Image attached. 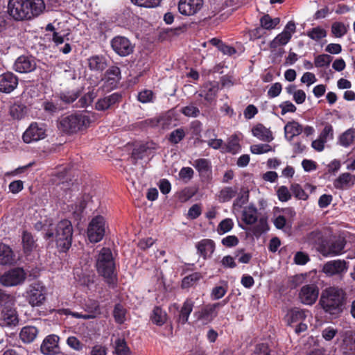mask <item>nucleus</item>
<instances>
[{
    "mask_svg": "<svg viewBox=\"0 0 355 355\" xmlns=\"http://www.w3.org/2000/svg\"><path fill=\"white\" fill-rule=\"evenodd\" d=\"M46 10L44 0H9L8 14L17 21L31 20Z\"/></svg>",
    "mask_w": 355,
    "mask_h": 355,
    "instance_id": "1",
    "label": "nucleus"
},
{
    "mask_svg": "<svg viewBox=\"0 0 355 355\" xmlns=\"http://www.w3.org/2000/svg\"><path fill=\"white\" fill-rule=\"evenodd\" d=\"M346 300V293L343 288L330 286L322 291L318 304L325 313L338 316L343 311Z\"/></svg>",
    "mask_w": 355,
    "mask_h": 355,
    "instance_id": "2",
    "label": "nucleus"
},
{
    "mask_svg": "<svg viewBox=\"0 0 355 355\" xmlns=\"http://www.w3.org/2000/svg\"><path fill=\"white\" fill-rule=\"evenodd\" d=\"M95 267L97 273L101 276L110 288L117 286L118 275L116 263L112 252L109 248L103 247L96 257Z\"/></svg>",
    "mask_w": 355,
    "mask_h": 355,
    "instance_id": "3",
    "label": "nucleus"
},
{
    "mask_svg": "<svg viewBox=\"0 0 355 355\" xmlns=\"http://www.w3.org/2000/svg\"><path fill=\"white\" fill-rule=\"evenodd\" d=\"M98 119V114L93 112L84 111L81 113L70 114L62 117L59 122L60 130L68 134L76 133L87 129L89 125Z\"/></svg>",
    "mask_w": 355,
    "mask_h": 355,
    "instance_id": "4",
    "label": "nucleus"
},
{
    "mask_svg": "<svg viewBox=\"0 0 355 355\" xmlns=\"http://www.w3.org/2000/svg\"><path fill=\"white\" fill-rule=\"evenodd\" d=\"M257 214V207L253 205H250L243 211L242 220L246 225H254L247 229V230L251 232L254 236L259 237L269 230V226L267 217L263 216L258 220Z\"/></svg>",
    "mask_w": 355,
    "mask_h": 355,
    "instance_id": "5",
    "label": "nucleus"
},
{
    "mask_svg": "<svg viewBox=\"0 0 355 355\" xmlns=\"http://www.w3.org/2000/svg\"><path fill=\"white\" fill-rule=\"evenodd\" d=\"M55 241L60 252L66 253L71 248L73 241V229L70 220H60L55 228Z\"/></svg>",
    "mask_w": 355,
    "mask_h": 355,
    "instance_id": "6",
    "label": "nucleus"
},
{
    "mask_svg": "<svg viewBox=\"0 0 355 355\" xmlns=\"http://www.w3.org/2000/svg\"><path fill=\"white\" fill-rule=\"evenodd\" d=\"M46 287L41 282H35L29 286L26 292V299L32 306H40L46 299Z\"/></svg>",
    "mask_w": 355,
    "mask_h": 355,
    "instance_id": "7",
    "label": "nucleus"
},
{
    "mask_svg": "<svg viewBox=\"0 0 355 355\" xmlns=\"http://www.w3.org/2000/svg\"><path fill=\"white\" fill-rule=\"evenodd\" d=\"M105 220L102 216H96L94 217L89 223L87 234L89 241L91 243L100 242L105 236Z\"/></svg>",
    "mask_w": 355,
    "mask_h": 355,
    "instance_id": "8",
    "label": "nucleus"
},
{
    "mask_svg": "<svg viewBox=\"0 0 355 355\" xmlns=\"http://www.w3.org/2000/svg\"><path fill=\"white\" fill-rule=\"evenodd\" d=\"M347 241L342 236H334L327 239L324 245L322 248L321 254L323 256H336L345 252Z\"/></svg>",
    "mask_w": 355,
    "mask_h": 355,
    "instance_id": "9",
    "label": "nucleus"
},
{
    "mask_svg": "<svg viewBox=\"0 0 355 355\" xmlns=\"http://www.w3.org/2000/svg\"><path fill=\"white\" fill-rule=\"evenodd\" d=\"M46 137V125L33 122L22 135L23 141L26 144L44 139Z\"/></svg>",
    "mask_w": 355,
    "mask_h": 355,
    "instance_id": "10",
    "label": "nucleus"
},
{
    "mask_svg": "<svg viewBox=\"0 0 355 355\" xmlns=\"http://www.w3.org/2000/svg\"><path fill=\"white\" fill-rule=\"evenodd\" d=\"M111 46L116 54L125 57L134 52L135 45L128 38L118 35L111 40Z\"/></svg>",
    "mask_w": 355,
    "mask_h": 355,
    "instance_id": "11",
    "label": "nucleus"
},
{
    "mask_svg": "<svg viewBox=\"0 0 355 355\" xmlns=\"http://www.w3.org/2000/svg\"><path fill=\"white\" fill-rule=\"evenodd\" d=\"M26 273L21 268H15L6 272L0 277V283L5 286H15L22 284Z\"/></svg>",
    "mask_w": 355,
    "mask_h": 355,
    "instance_id": "12",
    "label": "nucleus"
},
{
    "mask_svg": "<svg viewBox=\"0 0 355 355\" xmlns=\"http://www.w3.org/2000/svg\"><path fill=\"white\" fill-rule=\"evenodd\" d=\"M319 295V289L315 284H306L303 286L299 293L300 302L306 305L313 304Z\"/></svg>",
    "mask_w": 355,
    "mask_h": 355,
    "instance_id": "13",
    "label": "nucleus"
},
{
    "mask_svg": "<svg viewBox=\"0 0 355 355\" xmlns=\"http://www.w3.org/2000/svg\"><path fill=\"white\" fill-rule=\"evenodd\" d=\"M85 311L87 314H82L78 312L71 311L69 314L74 318L89 320L95 318L96 315L101 313L99 302L94 300H89L85 304Z\"/></svg>",
    "mask_w": 355,
    "mask_h": 355,
    "instance_id": "14",
    "label": "nucleus"
},
{
    "mask_svg": "<svg viewBox=\"0 0 355 355\" xmlns=\"http://www.w3.org/2000/svg\"><path fill=\"white\" fill-rule=\"evenodd\" d=\"M60 338L54 334L47 336L43 340L40 351L44 355H56L60 353Z\"/></svg>",
    "mask_w": 355,
    "mask_h": 355,
    "instance_id": "15",
    "label": "nucleus"
},
{
    "mask_svg": "<svg viewBox=\"0 0 355 355\" xmlns=\"http://www.w3.org/2000/svg\"><path fill=\"white\" fill-rule=\"evenodd\" d=\"M157 120V128L168 129L171 126H175L179 120V114L175 109H171L159 116H156Z\"/></svg>",
    "mask_w": 355,
    "mask_h": 355,
    "instance_id": "16",
    "label": "nucleus"
},
{
    "mask_svg": "<svg viewBox=\"0 0 355 355\" xmlns=\"http://www.w3.org/2000/svg\"><path fill=\"white\" fill-rule=\"evenodd\" d=\"M36 68V62L33 56L21 55L15 62L14 69L19 73H29Z\"/></svg>",
    "mask_w": 355,
    "mask_h": 355,
    "instance_id": "17",
    "label": "nucleus"
},
{
    "mask_svg": "<svg viewBox=\"0 0 355 355\" xmlns=\"http://www.w3.org/2000/svg\"><path fill=\"white\" fill-rule=\"evenodd\" d=\"M203 0H180L178 10L184 15H193L197 13L202 7Z\"/></svg>",
    "mask_w": 355,
    "mask_h": 355,
    "instance_id": "18",
    "label": "nucleus"
},
{
    "mask_svg": "<svg viewBox=\"0 0 355 355\" xmlns=\"http://www.w3.org/2000/svg\"><path fill=\"white\" fill-rule=\"evenodd\" d=\"M121 79V70L116 66L110 67L105 73L102 80L104 82V86L110 89H114Z\"/></svg>",
    "mask_w": 355,
    "mask_h": 355,
    "instance_id": "19",
    "label": "nucleus"
},
{
    "mask_svg": "<svg viewBox=\"0 0 355 355\" xmlns=\"http://www.w3.org/2000/svg\"><path fill=\"white\" fill-rule=\"evenodd\" d=\"M193 315L197 320L201 322L202 324H207L217 317L218 311L212 309L209 304H206L199 311H195Z\"/></svg>",
    "mask_w": 355,
    "mask_h": 355,
    "instance_id": "20",
    "label": "nucleus"
},
{
    "mask_svg": "<svg viewBox=\"0 0 355 355\" xmlns=\"http://www.w3.org/2000/svg\"><path fill=\"white\" fill-rule=\"evenodd\" d=\"M198 253L204 259L210 258L216 249L215 242L210 239H203L196 244Z\"/></svg>",
    "mask_w": 355,
    "mask_h": 355,
    "instance_id": "21",
    "label": "nucleus"
},
{
    "mask_svg": "<svg viewBox=\"0 0 355 355\" xmlns=\"http://www.w3.org/2000/svg\"><path fill=\"white\" fill-rule=\"evenodd\" d=\"M347 270V262L340 259L327 261L323 267V271L329 275L340 274Z\"/></svg>",
    "mask_w": 355,
    "mask_h": 355,
    "instance_id": "22",
    "label": "nucleus"
},
{
    "mask_svg": "<svg viewBox=\"0 0 355 355\" xmlns=\"http://www.w3.org/2000/svg\"><path fill=\"white\" fill-rule=\"evenodd\" d=\"M355 184V175L343 173L334 180L333 184L336 189L343 190L352 187Z\"/></svg>",
    "mask_w": 355,
    "mask_h": 355,
    "instance_id": "23",
    "label": "nucleus"
},
{
    "mask_svg": "<svg viewBox=\"0 0 355 355\" xmlns=\"http://www.w3.org/2000/svg\"><path fill=\"white\" fill-rule=\"evenodd\" d=\"M308 311L297 307L290 309L286 315V320L288 324L303 322L306 318Z\"/></svg>",
    "mask_w": 355,
    "mask_h": 355,
    "instance_id": "24",
    "label": "nucleus"
},
{
    "mask_svg": "<svg viewBox=\"0 0 355 355\" xmlns=\"http://www.w3.org/2000/svg\"><path fill=\"white\" fill-rule=\"evenodd\" d=\"M252 132L253 136L265 142H270L274 139L272 132L261 123L253 127Z\"/></svg>",
    "mask_w": 355,
    "mask_h": 355,
    "instance_id": "25",
    "label": "nucleus"
},
{
    "mask_svg": "<svg viewBox=\"0 0 355 355\" xmlns=\"http://www.w3.org/2000/svg\"><path fill=\"white\" fill-rule=\"evenodd\" d=\"M306 239L309 243L315 246L320 252L322 251V248L324 245L327 237L324 236L320 230H314L307 234Z\"/></svg>",
    "mask_w": 355,
    "mask_h": 355,
    "instance_id": "26",
    "label": "nucleus"
},
{
    "mask_svg": "<svg viewBox=\"0 0 355 355\" xmlns=\"http://www.w3.org/2000/svg\"><path fill=\"white\" fill-rule=\"evenodd\" d=\"M153 142H146L136 146L132 152L131 158L135 160L142 159L148 153V150H153L155 148Z\"/></svg>",
    "mask_w": 355,
    "mask_h": 355,
    "instance_id": "27",
    "label": "nucleus"
},
{
    "mask_svg": "<svg viewBox=\"0 0 355 355\" xmlns=\"http://www.w3.org/2000/svg\"><path fill=\"white\" fill-rule=\"evenodd\" d=\"M168 319L166 312L160 306H155L150 315V321L155 325L161 327L164 325Z\"/></svg>",
    "mask_w": 355,
    "mask_h": 355,
    "instance_id": "28",
    "label": "nucleus"
},
{
    "mask_svg": "<svg viewBox=\"0 0 355 355\" xmlns=\"http://www.w3.org/2000/svg\"><path fill=\"white\" fill-rule=\"evenodd\" d=\"M194 306V302L191 298H187L184 302L179 312L178 322L184 324L189 319L191 313Z\"/></svg>",
    "mask_w": 355,
    "mask_h": 355,
    "instance_id": "29",
    "label": "nucleus"
},
{
    "mask_svg": "<svg viewBox=\"0 0 355 355\" xmlns=\"http://www.w3.org/2000/svg\"><path fill=\"white\" fill-rule=\"evenodd\" d=\"M303 127L297 121H288L284 126L285 137L288 141L302 132Z\"/></svg>",
    "mask_w": 355,
    "mask_h": 355,
    "instance_id": "30",
    "label": "nucleus"
},
{
    "mask_svg": "<svg viewBox=\"0 0 355 355\" xmlns=\"http://www.w3.org/2000/svg\"><path fill=\"white\" fill-rule=\"evenodd\" d=\"M17 85L18 78L12 73L0 75V89H16Z\"/></svg>",
    "mask_w": 355,
    "mask_h": 355,
    "instance_id": "31",
    "label": "nucleus"
},
{
    "mask_svg": "<svg viewBox=\"0 0 355 355\" xmlns=\"http://www.w3.org/2000/svg\"><path fill=\"white\" fill-rule=\"evenodd\" d=\"M38 334V329L34 326L24 327L19 333L20 339L24 343L33 342Z\"/></svg>",
    "mask_w": 355,
    "mask_h": 355,
    "instance_id": "32",
    "label": "nucleus"
},
{
    "mask_svg": "<svg viewBox=\"0 0 355 355\" xmlns=\"http://www.w3.org/2000/svg\"><path fill=\"white\" fill-rule=\"evenodd\" d=\"M355 143V128H350L343 132L338 137V144L344 147L348 148Z\"/></svg>",
    "mask_w": 355,
    "mask_h": 355,
    "instance_id": "33",
    "label": "nucleus"
},
{
    "mask_svg": "<svg viewBox=\"0 0 355 355\" xmlns=\"http://www.w3.org/2000/svg\"><path fill=\"white\" fill-rule=\"evenodd\" d=\"M15 261V255L12 249L5 244H0V264L8 265Z\"/></svg>",
    "mask_w": 355,
    "mask_h": 355,
    "instance_id": "34",
    "label": "nucleus"
},
{
    "mask_svg": "<svg viewBox=\"0 0 355 355\" xmlns=\"http://www.w3.org/2000/svg\"><path fill=\"white\" fill-rule=\"evenodd\" d=\"M202 277V274L199 272H195L187 275L182 279L181 288L182 289H188L194 286Z\"/></svg>",
    "mask_w": 355,
    "mask_h": 355,
    "instance_id": "35",
    "label": "nucleus"
},
{
    "mask_svg": "<svg viewBox=\"0 0 355 355\" xmlns=\"http://www.w3.org/2000/svg\"><path fill=\"white\" fill-rule=\"evenodd\" d=\"M193 166L198 171L200 175L205 176L211 171V162L208 159L199 158L194 161Z\"/></svg>",
    "mask_w": 355,
    "mask_h": 355,
    "instance_id": "36",
    "label": "nucleus"
},
{
    "mask_svg": "<svg viewBox=\"0 0 355 355\" xmlns=\"http://www.w3.org/2000/svg\"><path fill=\"white\" fill-rule=\"evenodd\" d=\"M237 193V187H225L220 191L218 200L220 202H229L236 196Z\"/></svg>",
    "mask_w": 355,
    "mask_h": 355,
    "instance_id": "37",
    "label": "nucleus"
},
{
    "mask_svg": "<svg viewBox=\"0 0 355 355\" xmlns=\"http://www.w3.org/2000/svg\"><path fill=\"white\" fill-rule=\"evenodd\" d=\"M89 67L92 70L103 71L107 66L106 59L103 56L94 55L89 60Z\"/></svg>",
    "mask_w": 355,
    "mask_h": 355,
    "instance_id": "38",
    "label": "nucleus"
},
{
    "mask_svg": "<svg viewBox=\"0 0 355 355\" xmlns=\"http://www.w3.org/2000/svg\"><path fill=\"white\" fill-rule=\"evenodd\" d=\"M291 38V33L287 30H284L282 33L277 35L275 38L270 42V47L276 49L279 46L286 44Z\"/></svg>",
    "mask_w": 355,
    "mask_h": 355,
    "instance_id": "39",
    "label": "nucleus"
},
{
    "mask_svg": "<svg viewBox=\"0 0 355 355\" xmlns=\"http://www.w3.org/2000/svg\"><path fill=\"white\" fill-rule=\"evenodd\" d=\"M22 245L25 253H30L36 247L35 241L31 233L24 231L22 234Z\"/></svg>",
    "mask_w": 355,
    "mask_h": 355,
    "instance_id": "40",
    "label": "nucleus"
},
{
    "mask_svg": "<svg viewBox=\"0 0 355 355\" xmlns=\"http://www.w3.org/2000/svg\"><path fill=\"white\" fill-rule=\"evenodd\" d=\"M225 152L232 154L239 153L241 150L239 139L236 135H232L228 139L227 143L224 145Z\"/></svg>",
    "mask_w": 355,
    "mask_h": 355,
    "instance_id": "41",
    "label": "nucleus"
},
{
    "mask_svg": "<svg viewBox=\"0 0 355 355\" xmlns=\"http://www.w3.org/2000/svg\"><path fill=\"white\" fill-rule=\"evenodd\" d=\"M116 355H130V349L124 338H117L114 342V351Z\"/></svg>",
    "mask_w": 355,
    "mask_h": 355,
    "instance_id": "42",
    "label": "nucleus"
},
{
    "mask_svg": "<svg viewBox=\"0 0 355 355\" xmlns=\"http://www.w3.org/2000/svg\"><path fill=\"white\" fill-rule=\"evenodd\" d=\"M280 21L279 18L272 19L269 15H264L260 19L261 26L263 29L270 30L276 27Z\"/></svg>",
    "mask_w": 355,
    "mask_h": 355,
    "instance_id": "43",
    "label": "nucleus"
},
{
    "mask_svg": "<svg viewBox=\"0 0 355 355\" xmlns=\"http://www.w3.org/2000/svg\"><path fill=\"white\" fill-rule=\"evenodd\" d=\"M290 190L294 197L297 200H306L309 198V195L305 192L300 184H291Z\"/></svg>",
    "mask_w": 355,
    "mask_h": 355,
    "instance_id": "44",
    "label": "nucleus"
},
{
    "mask_svg": "<svg viewBox=\"0 0 355 355\" xmlns=\"http://www.w3.org/2000/svg\"><path fill=\"white\" fill-rule=\"evenodd\" d=\"M185 131L183 128H178L173 130L168 137V141L173 145L180 143L185 137Z\"/></svg>",
    "mask_w": 355,
    "mask_h": 355,
    "instance_id": "45",
    "label": "nucleus"
},
{
    "mask_svg": "<svg viewBox=\"0 0 355 355\" xmlns=\"http://www.w3.org/2000/svg\"><path fill=\"white\" fill-rule=\"evenodd\" d=\"M125 309L123 308V305L119 303L115 304L113 311V316L115 322L120 324H123L125 321Z\"/></svg>",
    "mask_w": 355,
    "mask_h": 355,
    "instance_id": "46",
    "label": "nucleus"
},
{
    "mask_svg": "<svg viewBox=\"0 0 355 355\" xmlns=\"http://www.w3.org/2000/svg\"><path fill=\"white\" fill-rule=\"evenodd\" d=\"M234 227V222L231 218H225L222 220L217 227V232L218 234L222 235L229 232Z\"/></svg>",
    "mask_w": 355,
    "mask_h": 355,
    "instance_id": "47",
    "label": "nucleus"
},
{
    "mask_svg": "<svg viewBox=\"0 0 355 355\" xmlns=\"http://www.w3.org/2000/svg\"><path fill=\"white\" fill-rule=\"evenodd\" d=\"M10 114L15 119H22L26 114V107L21 105L15 103L10 107Z\"/></svg>",
    "mask_w": 355,
    "mask_h": 355,
    "instance_id": "48",
    "label": "nucleus"
},
{
    "mask_svg": "<svg viewBox=\"0 0 355 355\" xmlns=\"http://www.w3.org/2000/svg\"><path fill=\"white\" fill-rule=\"evenodd\" d=\"M249 200V191H242L237 198L234 200L233 203V208L234 209H241L245 204L248 202Z\"/></svg>",
    "mask_w": 355,
    "mask_h": 355,
    "instance_id": "49",
    "label": "nucleus"
},
{
    "mask_svg": "<svg viewBox=\"0 0 355 355\" xmlns=\"http://www.w3.org/2000/svg\"><path fill=\"white\" fill-rule=\"evenodd\" d=\"M347 32V26L342 22L336 21L331 25V33L336 37H341Z\"/></svg>",
    "mask_w": 355,
    "mask_h": 355,
    "instance_id": "50",
    "label": "nucleus"
},
{
    "mask_svg": "<svg viewBox=\"0 0 355 355\" xmlns=\"http://www.w3.org/2000/svg\"><path fill=\"white\" fill-rule=\"evenodd\" d=\"M234 254L235 259H237L241 263H249L252 257V254L245 252L244 248L237 249Z\"/></svg>",
    "mask_w": 355,
    "mask_h": 355,
    "instance_id": "51",
    "label": "nucleus"
},
{
    "mask_svg": "<svg viewBox=\"0 0 355 355\" xmlns=\"http://www.w3.org/2000/svg\"><path fill=\"white\" fill-rule=\"evenodd\" d=\"M94 90L92 92H89L83 96H82L73 105L76 107H85L88 106L92 101L94 98Z\"/></svg>",
    "mask_w": 355,
    "mask_h": 355,
    "instance_id": "52",
    "label": "nucleus"
},
{
    "mask_svg": "<svg viewBox=\"0 0 355 355\" xmlns=\"http://www.w3.org/2000/svg\"><path fill=\"white\" fill-rule=\"evenodd\" d=\"M72 91L67 90L64 92H62L60 95V99L65 104H69L74 102L79 96V91L77 92H71Z\"/></svg>",
    "mask_w": 355,
    "mask_h": 355,
    "instance_id": "53",
    "label": "nucleus"
},
{
    "mask_svg": "<svg viewBox=\"0 0 355 355\" xmlns=\"http://www.w3.org/2000/svg\"><path fill=\"white\" fill-rule=\"evenodd\" d=\"M273 150L268 144H254L250 146V151L252 154L260 155Z\"/></svg>",
    "mask_w": 355,
    "mask_h": 355,
    "instance_id": "54",
    "label": "nucleus"
},
{
    "mask_svg": "<svg viewBox=\"0 0 355 355\" xmlns=\"http://www.w3.org/2000/svg\"><path fill=\"white\" fill-rule=\"evenodd\" d=\"M307 35L312 40L317 41L326 37L327 32L324 29L318 26L308 31Z\"/></svg>",
    "mask_w": 355,
    "mask_h": 355,
    "instance_id": "55",
    "label": "nucleus"
},
{
    "mask_svg": "<svg viewBox=\"0 0 355 355\" xmlns=\"http://www.w3.org/2000/svg\"><path fill=\"white\" fill-rule=\"evenodd\" d=\"M333 58L327 54H322L318 55L315 58V66L316 67H324L329 65L330 62L332 61Z\"/></svg>",
    "mask_w": 355,
    "mask_h": 355,
    "instance_id": "56",
    "label": "nucleus"
},
{
    "mask_svg": "<svg viewBox=\"0 0 355 355\" xmlns=\"http://www.w3.org/2000/svg\"><path fill=\"white\" fill-rule=\"evenodd\" d=\"M227 291V284L225 286H217L213 288L211 293V297L212 300H216L222 298Z\"/></svg>",
    "mask_w": 355,
    "mask_h": 355,
    "instance_id": "57",
    "label": "nucleus"
},
{
    "mask_svg": "<svg viewBox=\"0 0 355 355\" xmlns=\"http://www.w3.org/2000/svg\"><path fill=\"white\" fill-rule=\"evenodd\" d=\"M277 195L281 202H288L292 197V194L286 186H280L277 191Z\"/></svg>",
    "mask_w": 355,
    "mask_h": 355,
    "instance_id": "58",
    "label": "nucleus"
},
{
    "mask_svg": "<svg viewBox=\"0 0 355 355\" xmlns=\"http://www.w3.org/2000/svg\"><path fill=\"white\" fill-rule=\"evenodd\" d=\"M13 304L12 297L0 289V306L4 309H9Z\"/></svg>",
    "mask_w": 355,
    "mask_h": 355,
    "instance_id": "59",
    "label": "nucleus"
},
{
    "mask_svg": "<svg viewBox=\"0 0 355 355\" xmlns=\"http://www.w3.org/2000/svg\"><path fill=\"white\" fill-rule=\"evenodd\" d=\"M162 0H131L134 4L145 8H155L158 6Z\"/></svg>",
    "mask_w": 355,
    "mask_h": 355,
    "instance_id": "60",
    "label": "nucleus"
},
{
    "mask_svg": "<svg viewBox=\"0 0 355 355\" xmlns=\"http://www.w3.org/2000/svg\"><path fill=\"white\" fill-rule=\"evenodd\" d=\"M154 97L153 90H141L137 96L138 101L143 103L151 102Z\"/></svg>",
    "mask_w": 355,
    "mask_h": 355,
    "instance_id": "61",
    "label": "nucleus"
},
{
    "mask_svg": "<svg viewBox=\"0 0 355 355\" xmlns=\"http://www.w3.org/2000/svg\"><path fill=\"white\" fill-rule=\"evenodd\" d=\"M319 137L324 140L326 142L328 140L333 139L334 138V129L331 124L327 123L322 132H320Z\"/></svg>",
    "mask_w": 355,
    "mask_h": 355,
    "instance_id": "62",
    "label": "nucleus"
},
{
    "mask_svg": "<svg viewBox=\"0 0 355 355\" xmlns=\"http://www.w3.org/2000/svg\"><path fill=\"white\" fill-rule=\"evenodd\" d=\"M252 355H270V349L266 343L257 344L253 350Z\"/></svg>",
    "mask_w": 355,
    "mask_h": 355,
    "instance_id": "63",
    "label": "nucleus"
},
{
    "mask_svg": "<svg viewBox=\"0 0 355 355\" xmlns=\"http://www.w3.org/2000/svg\"><path fill=\"white\" fill-rule=\"evenodd\" d=\"M67 344L69 347L76 351H81L84 347V344H83L76 336H73L67 338Z\"/></svg>",
    "mask_w": 355,
    "mask_h": 355,
    "instance_id": "64",
    "label": "nucleus"
}]
</instances>
